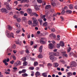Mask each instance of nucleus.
Instances as JSON below:
<instances>
[{
    "label": "nucleus",
    "instance_id": "f704fd0d",
    "mask_svg": "<svg viewBox=\"0 0 77 77\" xmlns=\"http://www.w3.org/2000/svg\"><path fill=\"white\" fill-rule=\"evenodd\" d=\"M22 76L24 77H27V76H28V75L26 73L23 74H22Z\"/></svg>",
    "mask_w": 77,
    "mask_h": 77
},
{
    "label": "nucleus",
    "instance_id": "09e8293b",
    "mask_svg": "<svg viewBox=\"0 0 77 77\" xmlns=\"http://www.w3.org/2000/svg\"><path fill=\"white\" fill-rule=\"evenodd\" d=\"M37 1L39 3H42V1L41 0H37Z\"/></svg>",
    "mask_w": 77,
    "mask_h": 77
},
{
    "label": "nucleus",
    "instance_id": "9d476101",
    "mask_svg": "<svg viewBox=\"0 0 77 77\" xmlns=\"http://www.w3.org/2000/svg\"><path fill=\"white\" fill-rule=\"evenodd\" d=\"M29 2V0H22V1H20V3H25V2Z\"/></svg>",
    "mask_w": 77,
    "mask_h": 77
},
{
    "label": "nucleus",
    "instance_id": "ddd939ff",
    "mask_svg": "<svg viewBox=\"0 0 77 77\" xmlns=\"http://www.w3.org/2000/svg\"><path fill=\"white\" fill-rule=\"evenodd\" d=\"M43 26L44 27H47L48 26V24H47V22H45V23H42Z\"/></svg>",
    "mask_w": 77,
    "mask_h": 77
},
{
    "label": "nucleus",
    "instance_id": "f257e3e1",
    "mask_svg": "<svg viewBox=\"0 0 77 77\" xmlns=\"http://www.w3.org/2000/svg\"><path fill=\"white\" fill-rule=\"evenodd\" d=\"M49 55L51 56L49 57L50 59L52 60H53L52 61V62H55V60H57L56 57L54 56L56 55V53H54L53 52H51L49 53Z\"/></svg>",
    "mask_w": 77,
    "mask_h": 77
},
{
    "label": "nucleus",
    "instance_id": "393cba45",
    "mask_svg": "<svg viewBox=\"0 0 77 77\" xmlns=\"http://www.w3.org/2000/svg\"><path fill=\"white\" fill-rule=\"evenodd\" d=\"M42 75L43 77H47V75L46 73H43L42 74Z\"/></svg>",
    "mask_w": 77,
    "mask_h": 77
},
{
    "label": "nucleus",
    "instance_id": "dca6fc26",
    "mask_svg": "<svg viewBox=\"0 0 77 77\" xmlns=\"http://www.w3.org/2000/svg\"><path fill=\"white\" fill-rule=\"evenodd\" d=\"M54 67H55V68H57V67H58L59 66V64L57 63H54Z\"/></svg>",
    "mask_w": 77,
    "mask_h": 77
},
{
    "label": "nucleus",
    "instance_id": "58836bf2",
    "mask_svg": "<svg viewBox=\"0 0 77 77\" xmlns=\"http://www.w3.org/2000/svg\"><path fill=\"white\" fill-rule=\"evenodd\" d=\"M29 69L31 70H33L34 69V67H30L29 68Z\"/></svg>",
    "mask_w": 77,
    "mask_h": 77
},
{
    "label": "nucleus",
    "instance_id": "9b49d317",
    "mask_svg": "<svg viewBox=\"0 0 77 77\" xmlns=\"http://www.w3.org/2000/svg\"><path fill=\"white\" fill-rule=\"evenodd\" d=\"M51 8V5H47L45 7V9H48Z\"/></svg>",
    "mask_w": 77,
    "mask_h": 77
},
{
    "label": "nucleus",
    "instance_id": "052dcab7",
    "mask_svg": "<svg viewBox=\"0 0 77 77\" xmlns=\"http://www.w3.org/2000/svg\"><path fill=\"white\" fill-rule=\"evenodd\" d=\"M7 61H6V59H5L3 61V63H5Z\"/></svg>",
    "mask_w": 77,
    "mask_h": 77
},
{
    "label": "nucleus",
    "instance_id": "8fccbe9b",
    "mask_svg": "<svg viewBox=\"0 0 77 77\" xmlns=\"http://www.w3.org/2000/svg\"><path fill=\"white\" fill-rule=\"evenodd\" d=\"M6 60L7 62H9L10 60V59H9V58H7Z\"/></svg>",
    "mask_w": 77,
    "mask_h": 77
},
{
    "label": "nucleus",
    "instance_id": "69168bd1",
    "mask_svg": "<svg viewBox=\"0 0 77 77\" xmlns=\"http://www.w3.org/2000/svg\"><path fill=\"white\" fill-rule=\"evenodd\" d=\"M22 19L24 21H26V18H25V17H23L22 18Z\"/></svg>",
    "mask_w": 77,
    "mask_h": 77
},
{
    "label": "nucleus",
    "instance_id": "6ab92c4d",
    "mask_svg": "<svg viewBox=\"0 0 77 77\" xmlns=\"http://www.w3.org/2000/svg\"><path fill=\"white\" fill-rule=\"evenodd\" d=\"M51 36L53 37V38H56V35H55L53 33H52L50 35V37H51Z\"/></svg>",
    "mask_w": 77,
    "mask_h": 77
},
{
    "label": "nucleus",
    "instance_id": "f03ea898",
    "mask_svg": "<svg viewBox=\"0 0 77 77\" xmlns=\"http://www.w3.org/2000/svg\"><path fill=\"white\" fill-rule=\"evenodd\" d=\"M6 35L8 38H14V33L12 32H10L8 31H6L5 32Z\"/></svg>",
    "mask_w": 77,
    "mask_h": 77
},
{
    "label": "nucleus",
    "instance_id": "2eb2a0df",
    "mask_svg": "<svg viewBox=\"0 0 77 77\" xmlns=\"http://www.w3.org/2000/svg\"><path fill=\"white\" fill-rule=\"evenodd\" d=\"M35 75L36 76H39V75H41V73L39 72L38 71H37L35 73Z\"/></svg>",
    "mask_w": 77,
    "mask_h": 77
},
{
    "label": "nucleus",
    "instance_id": "a211bd4d",
    "mask_svg": "<svg viewBox=\"0 0 77 77\" xmlns=\"http://www.w3.org/2000/svg\"><path fill=\"white\" fill-rule=\"evenodd\" d=\"M27 11L29 14H30L32 13V9L30 8L28 9L27 10Z\"/></svg>",
    "mask_w": 77,
    "mask_h": 77
},
{
    "label": "nucleus",
    "instance_id": "79ce46f5",
    "mask_svg": "<svg viewBox=\"0 0 77 77\" xmlns=\"http://www.w3.org/2000/svg\"><path fill=\"white\" fill-rule=\"evenodd\" d=\"M70 51H71V47H69V48L67 52H68V53H69V52H70Z\"/></svg>",
    "mask_w": 77,
    "mask_h": 77
},
{
    "label": "nucleus",
    "instance_id": "774afa93",
    "mask_svg": "<svg viewBox=\"0 0 77 77\" xmlns=\"http://www.w3.org/2000/svg\"><path fill=\"white\" fill-rule=\"evenodd\" d=\"M15 42H16V44H19V42H18V41Z\"/></svg>",
    "mask_w": 77,
    "mask_h": 77
},
{
    "label": "nucleus",
    "instance_id": "680f3d73",
    "mask_svg": "<svg viewBox=\"0 0 77 77\" xmlns=\"http://www.w3.org/2000/svg\"><path fill=\"white\" fill-rule=\"evenodd\" d=\"M72 74L73 75H76V72H73V73Z\"/></svg>",
    "mask_w": 77,
    "mask_h": 77
},
{
    "label": "nucleus",
    "instance_id": "423d86ee",
    "mask_svg": "<svg viewBox=\"0 0 77 77\" xmlns=\"http://www.w3.org/2000/svg\"><path fill=\"white\" fill-rule=\"evenodd\" d=\"M54 46V45L52 43H50L48 45V48L49 49H52L53 48V47Z\"/></svg>",
    "mask_w": 77,
    "mask_h": 77
},
{
    "label": "nucleus",
    "instance_id": "b1692460",
    "mask_svg": "<svg viewBox=\"0 0 77 77\" xmlns=\"http://www.w3.org/2000/svg\"><path fill=\"white\" fill-rule=\"evenodd\" d=\"M38 21H39L40 25H42V20L41 19H38Z\"/></svg>",
    "mask_w": 77,
    "mask_h": 77
},
{
    "label": "nucleus",
    "instance_id": "e2e57ef3",
    "mask_svg": "<svg viewBox=\"0 0 77 77\" xmlns=\"http://www.w3.org/2000/svg\"><path fill=\"white\" fill-rule=\"evenodd\" d=\"M58 75H62V73H61V72H59L58 73Z\"/></svg>",
    "mask_w": 77,
    "mask_h": 77
},
{
    "label": "nucleus",
    "instance_id": "2f4dec72",
    "mask_svg": "<svg viewBox=\"0 0 77 77\" xmlns=\"http://www.w3.org/2000/svg\"><path fill=\"white\" fill-rule=\"evenodd\" d=\"M47 66L48 67H51V66H52V64L50 63H48L47 64Z\"/></svg>",
    "mask_w": 77,
    "mask_h": 77
},
{
    "label": "nucleus",
    "instance_id": "864d4df0",
    "mask_svg": "<svg viewBox=\"0 0 77 77\" xmlns=\"http://www.w3.org/2000/svg\"><path fill=\"white\" fill-rule=\"evenodd\" d=\"M73 55V53L72 52H70L69 53L70 56H72Z\"/></svg>",
    "mask_w": 77,
    "mask_h": 77
},
{
    "label": "nucleus",
    "instance_id": "13d9d810",
    "mask_svg": "<svg viewBox=\"0 0 77 77\" xmlns=\"http://www.w3.org/2000/svg\"><path fill=\"white\" fill-rule=\"evenodd\" d=\"M19 32H20V30H18L16 31L17 33H19Z\"/></svg>",
    "mask_w": 77,
    "mask_h": 77
},
{
    "label": "nucleus",
    "instance_id": "72a5a7b5",
    "mask_svg": "<svg viewBox=\"0 0 77 77\" xmlns=\"http://www.w3.org/2000/svg\"><path fill=\"white\" fill-rule=\"evenodd\" d=\"M60 44H58L57 45V48H60Z\"/></svg>",
    "mask_w": 77,
    "mask_h": 77
},
{
    "label": "nucleus",
    "instance_id": "7ed1b4c3",
    "mask_svg": "<svg viewBox=\"0 0 77 77\" xmlns=\"http://www.w3.org/2000/svg\"><path fill=\"white\" fill-rule=\"evenodd\" d=\"M2 12H5L6 13H9V11L7 10L6 9L2 8L1 9Z\"/></svg>",
    "mask_w": 77,
    "mask_h": 77
},
{
    "label": "nucleus",
    "instance_id": "49530a36",
    "mask_svg": "<svg viewBox=\"0 0 77 77\" xmlns=\"http://www.w3.org/2000/svg\"><path fill=\"white\" fill-rule=\"evenodd\" d=\"M32 23V21H29L28 22V24L29 25H31Z\"/></svg>",
    "mask_w": 77,
    "mask_h": 77
},
{
    "label": "nucleus",
    "instance_id": "f3484780",
    "mask_svg": "<svg viewBox=\"0 0 77 77\" xmlns=\"http://www.w3.org/2000/svg\"><path fill=\"white\" fill-rule=\"evenodd\" d=\"M25 48L26 49L25 51L26 53H27V54H29V53H30V52H29V50L28 49H27V46L25 47Z\"/></svg>",
    "mask_w": 77,
    "mask_h": 77
},
{
    "label": "nucleus",
    "instance_id": "5701e85b",
    "mask_svg": "<svg viewBox=\"0 0 77 77\" xmlns=\"http://www.w3.org/2000/svg\"><path fill=\"white\" fill-rule=\"evenodd\" d=\"M17 63L18 66H20V65H21V62L20 61H17Z\"/></svg>",
    "mask_w": 77,
    "mask_h": 77
},
{
    "label": "nucleus",
    "instance_id": "1a4fd4ad",
    "mask_svg": "<svg viewBox=\"0 0 77 77\" xmlns=\"http://www.w3.org/2000/svg\"><path fill=\"white\" fill-rule=\"evenodd\" d=\"M42 46H41L39 48V51L40 53H42Z\"/></svg>",
    "mask_w": 77,
    "mask_h": 77
},
{
    "label": "nucleus",
    "instance_id": "c03bdc74",
    "mask_svg": "<svg viewBox=\"0 0 77 77\" xmlns=\"http://www.w3.org/2000/svg\"><path fill=\"white\" fill-rule=\"evenodd\" d=\"M24 50H22L20 52V54H22L24 53Z\"/></svg>",
    "mask_w": 77,
    "mask_h": 77
},
{
    "label": "nucleus",
    "instance_id": "aec40b11",
    "mask_svg": "<svg viewBox=\"0 0 77 77\" xmlns=\"http://www.w3.org/2000/svg\"><path fill=\"white\" fill-rule=\"evenodd\" d=\"M66 13L67 14H71L72 13V11L69 10H67L66 11Z\"/></svg>",
    "mask_w": 77,
    "mask_h": 77
},
{
    "label": "nucleus",
    "instance_id": "412c9836",
    "mask_svg": "<svg viewBox=\"0 0 77 77\" xmlns=\"http://www.w3.org/2000/svg\"><path fill=\"white\" fill-rule=\"evenodd\" d=\"M21 60L22 61H23V62H25L26 61V57H24L23 58H22L21 59Z\"/></svg>",
    "mask_w": 77,
    "mask_h": 77
},
{
    "label": "nucleus",
    "instance_id": "de8ad7c7",
    "mask_svg": "<svg viewBox=\"0 0 77 77\" xmlns=\"http://www.w3.org/2000/svg\"><path fill=\"white\" fill-rule=\"evenodd\" d=\"M61 14L62 15H64V14H65V11H62L61 12Z\"/></svg>",
    "mask_w": 77,
    "mask_h": 77
},
{
    "label": "nucleus",
    "instance_id": "6e6552de",
    "mask_svg": "<svg viewBox=\"0 0 77 77\" xmlns=\"http://www.w3.org/2000/svg\"><path fill=\"white\" fill-rule=\"evenodd\" d=\"M33 23L34 24H35V26H36L38 25V20H33Z\"/></svg>",
    "mask_w": 77,
    "mask_h": 77
},
{
    "label": "nucleus",
    "instance_id": "473e14b6",
    "mask_svg": "<svg viewBox=\"0 0 77 77\" xmlns=\"http://www.w3.org/2000/svg\"><path fill=\"white\" fill-rule=\"evenodd\" d=\"M38 57L39 59H41V58H42L43 57L42 55H39L38 56Z\"/></svg>",
    "mask_w": 77,
    "mask_h": 77
},
{
    "label": "nucleus",
    "instance_id": "4be33fe9",
    "mask_svg": "<svg viewBox=\"0 0 77 77\" xmlns=\"http://www.w3.org/2000/svg\"><path fill=\"white\" fill-rule=\"evenodd\" d=\"M32 15H35V16H36L37 17H38L39 16L38 14L36 13H32Z\"/></svg>",
    "mask_w": 77,
    "mask_h": 77
},
{
    "label": "nucleus",
    "instance_id": "bf43d9fd",
    "mask_svg": "<svg viewBox=\"0 0 77 77\" xmlns=\"http://www.w3.org/2000/svg\"><path fill=\"white\" fill-rule=\"evenodd\" d=\"M24 17H26V16H27V13H25L24 14Z\"/></svg>",
    "mask_w": 77,
    "mask_h": 77
},
{
    "label": "nucleus",
    "instance_id": "cd10ccee",
    "mask_svg": "<svg viewBox=\"0 0 77 77\" xmlns=\"http://www.w3.org/2000/svg\"><path fill=\"white\" fill-rule=\"evenodd\" d=\"M69 8L70 9H73V5H69Z\"/></svg>",
    "mask_w": 77,
    "mask_h": 77
},
{
    "label": "nucleus",
    "instance_id": "c85d7f7f",
    "mask_svg": "<svg viewBox=\"0 0 77 77\" xmlns=\"http://www.w3.org/2000/svg\"><path fill=\"white\" fill-rule=\"evenodd\" d=\"M51 31L52 32L54 33L55 32V28H53L51 29Z\"/></svg>",
    "mask_w": 77,
    "mask_h": 77
},
{
    "label": "nucleus",
    "instance_id": "bb28decb",
    "mask_svg": "<svg viewBox=\"0 0 77 77\" xmlns=\"http://www.w3.org/2000/svg\"><path fill=\"white\" fill-rule=\"evenodd\" d=\"M67 74L69 76H71V75H72V73L71 72H69L67 73Z\"/></svg>",
    "mask_w": 77,
    "mask_h": 77
},
{
    "label": "nucleus",
    "instance_id": "e433bc0d",
    "mask_svg": "<svg viewBox=\"0 0 77 77\" xmlns=\"http://www.w3.org/2000/svg\"><path fill=\"white\" fill-rule=\"evenodd\" d=\"M20 14H21L22 15H24V12L23 11H20Z\"/></svg>",
    "mask_w": 77,
    "mask_h": 77
},
{
    "label": "nucleus",
    "instance_id": "ea45409f",
    "mask_svg": "<svg viewBox=\"0 0 77 77\" xmlns=\"http://www.w3.org/2000/svg\"><path fill=\"white\" fill-rule=\"evenodd\" d=\"M22 73H25L26 72V70L25 69H23L22 71Z\"/></svg>",
    "mask_w": 77,
    "mask_h": 77
},
{
    "label": "nucleus",
    "instance_id": "37998d69",
    "mask_svg": "<svg viewBox=\"0 0 77 77\" xmlns=\"http://www.w3.org/2000/svg\"><path fill=\"white\" fill-rule=\"evenodd\" d=\"M66 51H62L61 52V54H63H63H66Z\"/></svg>",
    "mask_w": 77,
    "mask_h": 77
},
{
    "label": "nucleus",
    "instance_id": "6e6d98bb",
    "mask_svg": "<svg viewBox=\"0 0 77 77\" xmlns=\"http://www.w3.org/2000/svg\"><path fill=\"white\" fill-rule=\"evenodd\" d=\"M63 56H65V57H68V55L67 54H65L63 55Z\"/></svg>",
    "mask_w": 77,
    "mask_h": 77
},
{
    "label": "nucleus",
    "instance_id": "338daca9",
    "mask_svg": "<svg viewBox=\"0 0 77 77\" xmlns=\"http://www.w3.org/2000/svg\"><path fill=\"white\" fill-rule=\"evenodd\" d=\"M17 22H20V19H17Z\"/></svg>",
    "mask_w": 77,
    "mask_h": 77
},
{
    "label": "nucleus",
    "instance_id": "39448f33",
    "mask_svg": "<svg viewBox=\"0 0 77 77\" xmlns=\"http://www.w3.org/2000/svg\"><path fill=\"white\" fill-rule=\"evenodd\" d=\"M44 38H42L40 40V42L42 44H45V42L44 41Z\"/></svg>",
    "mask_w": 77,
    "mask_h": 77
},
{
    "label": "nucleus",
    "instance_id": "3c124183",
    "mask_svg": "<svg viewBox=\"0 0 77 77\" xmlns=\"http://www.w3.org/2000/svg\"><path fill=\"white\" fill-rule=\"evenodd\" d=\"M35 69L36 71H39V67H37L35 68Z\"/></svg>",
    "mask_w": 77,
    "mask_h": 77
},
{
    "label": "nucleus",
    "instance_id": "20e7f679",
    "mask_svg": "<svg viewBox=\"0 0 77 77\" xmlns=\"http://www.w3.org/2000/svg\"><path fill=\"white\" fill-rule=\"evenodd\" d=\"M70 66L71 67H75L76 66V63L74 61H72L70 64Z\"/></svg>",
    "mask_w": 77,
    "mask_h": 77
},
{
    "label": "nucleus",
    "instance_id": "4c0bfd02",
    "mask_svg": "<svg viewBox=\"0 0 77 77\" xmlns=\"http://www.w3.org/2000/svg\"><path fill=\"white\" fill-rule=\"evenodd\" d=\"M16 48V45L15 44H14L13 46H12V48L15 49Z\"/></svg>",
    "mask_w": 77,
    "mask_h": 77
},
{
    "label": "nucleus",
    "instance_id": "c9c22d12",
    "mask_svg": "<svg viewBox=\"0 0 77 77\" xmlns=\"http://www.w3.org/2000/svg\"><path fill=\"white\" fill-rule=\"evenodd\" d=\"M14 66H18L17 61L14 63Z\"/></svg>",
    "mask_w": 77,
    "mask_h": 77
},
{
    "label": "nucleus",
    "instance_id": "a18cd8bd",
    "mask_svg": "<svg viewBox=\"0 0 77 77\" xmlns=\"http://www.w3.org/2000/svg\"><path fill=\"white\" fill-rule=\"evenodd\" d=\"M15 62L14 60H12L10 62V63H11V64H14V63Z\"/></svg>",
    "mask_w": 77,
    "mask_h": 77
},
{
    "label": "nucleus",
    "instance_id": "a19ab883",
    "mask_svg": "<svg viewBox=\"0 0 77 77\" xmlns=\"http://www.w3.org/2000/svg\"><path fill=\"white\" fill-rule=\"evenodd\" d=\"M16 27H20V24L18 23H17L16 24Z\"/></svg>",
    "mask_w": 77,
    "mask_h": 77
},
{
    "label": "nucleus",
    "instance_id": "f8f14e48",
    "mask_svg": "<svg viewBox=\"0 0 77 77\" xmlns=\"http://www.w3.org/2000/svg\"><path fill=\"white\" fill-rule=\"evenodd\" d=\"M35 9L36 11H38L39 9V8L38 6L36 5L35 6Z\"/></svg>",
    "mask_w": 77,
    "mask_h": 77
},
{
    "label": "nucleus",
    "instance_id": "603ef678",
    "mask_svg": "<svg viewBox=\"0 0 77 77\" xmlns=\"http://www.w3.org/2000/svg\"><path fill=\"white\" fill-rule=\"evenodd\" d=\"M12 57H13L14 60H16V57H15V56H12Z\"/></svg>",
    "mask_w": 77,
    "mask_h": 77
},
{
    "label": "nucleus",
    "instance_id": "4468645a",
    "mask_svg": "<svg viewBox=\"0 0 77 77\" xmlns=\"http://www.w3.org/2000/svg\"><path fill=\"white\" fill-rule=\"evenodd\" d=\"M60 44L61 47H63L64 46V43L62 41H61L60 42Z\"/></svg>",
    "mask_w": 77,
    "mask_h": 77
},
{
    "label": "nucleus",
    "instance_id": "0eeeda50",
    "mask_svg": "<svg viewBox=\"0 0 77 77\" xmlns=\"http://www.w3.org/2000/svg\"><path fill=\"white\" fill-rule=\"evenodd\" d=\"M5 5H6V8L8 10H10L11 9V8L9 7V5L8 2H6L5 3Z\"/></svg>",
    "mask_w": 77,
    "mask_h": 77
},
{
    "label": "nucleus",
    "instance_id": "0e129e2a",
    "mask_svg": "<svg viewBox=\"0 0 77 77\" xmlns=\"http://www.w3.org/2000/svg\"><path fill=\"white\" fill-rule=\"evenodd\" d=\"M13 69H14V70H16L17 69V68L16 67H14L13 68Z\"/></svg>",
    "mask_w": 77,
    "mask_h": 77
},
{
    "label": "nucleus",
    "instance_id": "c756f323",
    "mask_svg": "<svg viewBox=\"0 0 77 77\" xmlns=\"http://www.w3.org/2000/svg\"><path fill=\"white\" fill-rule=\"evenodd\" d=\"M38 65V63L37 62H34V65L35 66H37Z\"/></svg>",
    "mask_w": 77,
    "mask_h": 77
},
{
    "label": "nucleus",
    "instance_id": "4d7b16f0",
    "mask_svg": "<svg viewBox=\"0 0 77 77\" xmlns=\"http://www.w3.org/2000/svg\"><path fill=\"white\" fill-rule=\"evenodd\" d=\"M41 18H45V15H43V16H41Z\"/></svg>",
    "mask_w": 77,
    "mask_h": 77
},
{
    "label": "nucleus",
    "instance_id": "a878e982",
    "mask_svg": "<svg viewBox=\"0 0 77 77\" xmlns=\"http://www.w3.org/2000/svg\"><path fill=\"white\" fill-rule=\"evenodd\" d=\"M27 63L26 61H24L23 63V66H26L27 65Z\"/></svg>",
    "mask_w": 77,
    "mask_h": 77
},
{
    "label": "nucleus",
    "instance_id": "5fc2aeb1",
    "mask_svg": "<svg viewBox=\"0 0 77 77\" xmlns=\"http://www.w3.org/2000/svg\"><path fill=\"white\" fill-rule=\"evenodd\" d=\"M39 65L40 66H42L43 68H44V65L43 64H39Z\"/></svg>",
    "mask_w": 77,
    "mask_h": 77
},
{
    "label": "nucleus",
    "instance_id": "7c9ffc66",
    "mask_svg": "<svg viewBox=\"0 0 77 77\" xmlns=\"http://www.w3.org/2000/svg\"><path fill=\"white\" fill-rule=\"evenodd\" d=\"M8 28L9 30H12V28L11 27V26L9 25L8 26Z\"/></svg>",
    "mask_w": 77,
    "mask_h": 77
}]
</instances>
